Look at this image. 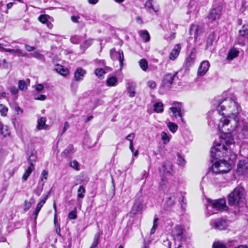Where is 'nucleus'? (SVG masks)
<instances>
[{"instance_id":"nucleus-1","label":"nucleus","mask_w":248,"mask_h":248,"mask_svg":"<svg viewBox=\"0 0 248 248\" xmlns=\"http://www.w3.org/2000/svg\"><path fill=\"white\" fill-rule=\"evenodd\" d=\"M215 101H217V103H215L217 111L223 115L218 124V129L223 135L218 140L215 141L214 146L211 149L212 155L218 157L222 156L225 153V144L232 145L234 150V141L231 133L239 129L238 115L241 108L236 102L231 98L215 100Z\"/></svg>"},{"instance_id":"nucleus-2","label":"nucleus","mask_w":248,"mask_h":248,"mask_svg":"<svg viewBox=\"0 0 248 248\" xmlns=\"http://www.w3.org/2000/svg\"><path fill=\"white\" fill-rule=\"evenodd\" d=\"M225 154V153L224 154ZM225 155L222 156H218L215 157L212 155L211 153V156L212 158V162H214L212 170L214 173L216 174L225 173L229 172L231 170V165L227 163L225 159H221V157H223Z\"/></svg>"},{"instance_id":"nucleus-3","label":"nucleus","mask_w":248,"mask_h":248,"mask_svg":"<svg viewBox=\"0 0 248 248\" xmlns=\"http://www.w3.org/2000/svg\"><path fill=\"white\" fill-rule=\"evenodd\" d=\"M244 189L240 187H236L228 196V201L230 206H238L243 201Z\"/></svg>"},{"instance_id":"nucleus-4","label":"nucleus","mask_w":248,"mask_h":248,"mask_svg":"<svg viewBox=\"0 0 248 248\" xmlns=\"http://www.w3.org/2000/svg\"><path fill=\"white\" fill-rule=\"evenodd\" d=\"M145 208L144 204L143 197L141 192H140L137 194L135 202L132 207L131 213L133 214H137L142 211Z\"/></svg>"},{"instance_id":"nucleus-5","label":"nucleus","mask_w":248,"mask_h":248,"mask_svg":"<svg viewBox=\"0 0 248 248\" xmlns=\"http://www.w3.org/2000/svg\"><path fill=\"white\" fill-rule=\"evenodd\" d=\"M207 208L208 209L209 208H213L218 211H226L228 209V207L226 205V201L224 199L210 201V204Z\"/></svg>"},{"instance_id":"nucleus-6","label":"nucleus","mask_w":248,"mask_h":248,"mask_svg":"<svg viewBox=\"0 0 248 248\" xmlns=\"http://www.w3.org/2000/svg\"><path fill=\"white\" fill-rule=\"evenodd\" d=\"M236 42L242 46L248 43V28L246 25H243L242 29L239 30Z\"/></svg>"},{"instance_id":"nucleus-7","label":"nucleus","mask_w":248,"mask_h":248,"mask_svg":"<svg viewBox=\"0 0 248 248\" xmlns=\"http://www.w3.org/2000/svg\"><path fill=\"white\" fill-rule=\"evenodd\" d=\"M4 46H5V45L0 44V50L2 51L9 52L12 54H16L20 57H26L28 56V54L19 49L18 46H16L13 49L6 48L4 47Z\"/></svg>"},{"instance_id":"nucleus-8","label":"nucleus","mask_w":248,"mask_h":248,"mask_svg":"<svg viewBox=\"0 0 248 248\" xmlns=\"http://www.w3.org/2000/svg\"><path fill=\"white\" fill-rule=\"evenodd\" d=\"M225 146L226 150L224 157L227 156L230 161H231L232 163L234 162L236 158V154H235V152L237 150L236 149L235 144H234V150L232 149L233 146L232 145H227L225 144Z\"/></svg>"},{"instance_id":"nucleus-9","label":"nucleus","mask_w":248,"mask_h":248,"mask_svg":"<svg viewBox=\"0 0 248 248\" xmlns=\"http://www.w3.org/2000/svg\"><path fill=\"white\" fill-rule=\"evenodd\" d=\"M211 225L215 229L222 230L227 228L228 223L226 220L219 218L212 220Z\"/></svg>"},{"instance_id":"nucleus-10","label":"nucleus","mask_w":248,"mask_h":248,"mask_svg":"<svg viewBox=\"0 0 248 248\" xmlns=\"http://www.w3.org/2000/svg\"><path fill=\"white\" fill-rule=\"evenodd\" d=\"M144 6L146 10L151 14L153 13L157 14L160 10L159 5L155 4L153 0H147Z\"/></svg>"},{"instance_id":"nucleus-11","label":"nucleus","mask_w":248,"mask_h":248,"mask_svg":"<svg viewBox=\"0 0 248 248\" xmlns=\"http://www.w3.org/2000/svg\"><path fill=\"white\" fill-rule=\"evenodd\" d=\"M178 72L173 74L167 73L164 75L162 80L163 86L170 88L173 83L174 78L177 75Z\"/></svg>"},{"instance_id":"nucleus-12","label":"nucleus","mask_w":248,"mask_h":248,"mask_svg":"<svg viewBox=\"0 0 248 248\" xmlns=\"http://www.w3.org/2000/svg\"><path fill=\"white\" fill-rule=\"evenodd\" d=\"M173 105H174V107L170 108V110L172 113L173 116L175 117L179 116L180 117L181 121L184 122L182 113H181V104L178 102H174Z\"/></svg>"},{"instance_id":"nucleus-13","label":"nucleus","mask_w":248,"mask_h":248,"mask_svg":"<svg viewBox=\"0 0 248 248\" xmlns=\"http://www.w3.org/2000/svg\"><path fill=\"white\" fill-rule=\"evenodd\" d=\"M184 229L179 225L175 226L172 231V235L174 239L178 241H181L183 237Z\"/></svg>"},{"instance_id":"nucleus-14","label":"nucleus","mask_w":248,"mask_h":248,"mask_svg":"<svg viewBox=\"0 0 248 248\" xmlns=\"http://www.w3.org/2000/svg\"><path fill=\"white\" fill-rule=\"evenodd\" d=\"M221 11L219 8L212 9L208 16L209 23H213L218 20L220 17Z\"/></svg>"},{"instance_id":"nucleus-15","label":"nucleus","mask_w":248,"mask_h":248,"mask_svg":"<svg viewBox=\"0 0 248 248\" xmlns=\"http://www.w3.org/2000/svg\"><path fill=\"white\" fill-rule=\"evenodd\" d=\"M203 32V28L201 26L196 24L191 25L190 29V35H193L195 39H197Z\"/></svg>"},{"instance_id":"nucleus-16","label":"nucleus","mask_w":248,"mask_h":248,"mask_svg":"<svg viewBox=\"0 0 248 248\" xmlns=\"http://www.w3.org/2000/svg\"><path fill=\"white\" fill-rule=\"evenodd\" d=\"M237 170L241 174L248 173V161L245 160L239 161Z\"/></svg>"},{"instance_id":"nucleus-17","label":"nucleus","mask_w":248,"mask_h":248,"mask_svg":"<svg viewBox=\"0 0 248 248\" xmlns=\"http://www.w3.org/2000/svg\"><path fill=\"white\" fill-rule=\"evenodd\" d=\"M210 67V63L207 61H203L200 64L197 72L198 76H202L204 75L208 71Z\"/></svg>"},{"instance_id":"nucleus-18","label":"nucleus","mask_w":248,"mask_h":248,"mask_svg":"<svg viewBox=\"0 0 248 248\" xmlns=\"http://www.w3.org/2000/svg\"><path fill=\"white\" fill-rule=\"evenodd\" d=\"M110 56L112 59H117L120 62L121 67L123 66V62L124 61V56L123 52L121 50L116 51L115 50H111L110 52Z\"/></svg>"},{"instance_id":"nucleus-19","label":"nucleus","mask_w":248,"mask_h":248,"mask_svg":"<svg viewBox=\"0 0 248 248\" xmlns=\"http://www.w3.org/2000/svg\"><path fill=\"white\" fill-rule=\"evenodd\" d=\"M177 194H174L168 197L165 202L164 208L166 210H170L175 204V201Z\"/></svg>"},{"instance_id":"nucleus-20","label":"nucleus","mask_w":248,"mask_h":248,"mask_svg":"<svg viewBox=\"0 0 248 248\" xmlns=\"http://www.w3.org/2000/svg\"><path fill=\"white\" fill-rule=\"evenodd\" d=\"M196 59V53L194 51V50H193L191 51L190 55L186 59L185 62L186 66L188 68L192 65L194 63Z\"/></svg>"},{"instance_id":"nucleus-21","label":"nucleus","mask_w":248,"mask_h":248,"mask_svg":"<svg viewBox=\"0 0 248 248\" xmlns=\"http://www.w3.org/2000/svg\"><path fill=\"white\" fill-rule=\"evenodd\" d=\"M86 71L80 67H78L74 74L75 79L77 81H80L83 79L86 75Z\"/></svg>"},{"instance_id":"nucleus-22","label":"nucleus","mask_w":248,"mask_h":248,"mask_svg":"<svg viewBox=\"0 0 248 248\" xmlns=\"http://www.w3.org/2000/svg\"><path fill=\"white\" fill-rule=\"evenodd\" d=\"M163 170L166 173L171 174L174 171L173 165L171 162L166 161L163 163Z\"/></svg>"},{"instance_id":"nucleus-23","label":"nucleus","mask_w":248,"mask_h":248,"mask_svg":"<svg viewBox=\"0 0 248 248\" xmlns=\"http://www.w3.org/2000/svg\"><path fill=\"white\" fill-rule=\"evenodd\" d=\"M181 45L177 44L172 49L170 55V59L171 60H174L179 55Z\"/></svg>"},{"instance_id":"nucleus-24","label":"nucleus","mask_w":248,"mask_h":248,"mask_svg":"<svg viewBox=\"0 0 248 248\" xmlns=\"http://www.w3.org/2000/svg\"><path fill=\"white\" fill-rule=\"evenodd\" d=\"M216 35L214 31H212L209 34L206 40V49H208L213 45V43L216 40Z\"/></svg>"},{"instance_id":"nucleus-25","label":"nucleus","mask_w":248,"mask_h":248,"mask_svg":"<svg viewBox=\"0 0 248 248\" xmlns=\"http://www.w3.org/2000/svg\"><path fill=\"white\" fill-rule=\"evenodd\" d=\"M34 170V165L33 162H31V166H30L28 169L25 170L23 174L22 179L23 181H26L28 180L30 174L32 171Z\"/></svg>"},{"instance_id":"nucleus-26","label":"nucleus","mask_w":248,"mask_h":248,"mask_svg":"<svg viewBox=\"0 0 248 248\" xmlns=\"http://www.w3.org/2000/svg\"><path fill=\"white\" fill-rule=\"evenodd\" d=\"M46 119L44 117H41L38 119L37 120V129L38 130H42L46 129L47 127V125L46 124Z\"/></svg>"},{"instance_id":"nucleus-27","label":"nucleus","mask_w":248,"mask_h":248,"mask_svg":"<svg viewBox=\"0 0 248 248\" xmlns=\"http://www.w3.org/2000/svg\"><path fill=\"white\" fill-rule=\"evenodd\" d=\"M239 51L237 50L236 48H232L230 50V51L228 54L227 58L229 60H232L234 58L237 57V56L239 54Z\"/></svg>"},{"instance_id":"nucleus-28","label":"nucleus","mask_w":248,"mask_h":248,"mask_svg":"<svg viewBox=\"0 0 248 248\" xmlns=\"http://www.w3.org/2000/svg\"><path fill=\"white\" fill-rule=\"evenodd\" d=\"M56 71L63 76H66L69 74V70L63 66L58 65L56 68Z\"/></svg>"},{"instance_id":"nucleus-29","label":"nucleus","mask_w":248,"mask_h":248,"mask_svg":"<svg viewBox=\"0 0 248 248\" xmlns=\"http://www.w3.org/2000/svg\"><path fill=\"white\" fill-rule=\"evenodd\" d=\"M118 83L117 78L115 77H111L106 81V85L109 87L115 86Z\"/></svg>"},{"instance_id":"nucleus-30","label":"nucleus","mask_w":248,"mask_h":248,"mask_svg":"<svg viewBox=\"0 0 248 248\" xmlns=\"http://www.w3.org/2000/svg\"><path fill=\"white\" fill-rule=\"evenodd\" d=\"M73 153V147L72 146H69L67 148L65 149L61 154L62 157H67L71 155Z\"/></svg>"},{"instance_id":"nucleus-31","label":"nucleus","mask_w":248,"mask_h":248,"mask_svg":"<svg viewBox=\"0 0 248 248\" xmlns=\"http://www.w3.org/2000/svg\"><path fill=\"white\" fill-rule=\"evenodd\" d=\"M29 57H34L43 62L45 61L44 56L37 51H34V52L30 54L29 55Z\"/></svg>"},{"instance_id":"nucleus-32","label":"nucleus","mask_w":248,"mask_h":248,"mask_svg":"<svg viewBox=\"0 0 248 248\" xmlns=\"http://www.w3.org/2000/svg\"><path fill=\"white\" fill-rule=\"evenodd\" d=\"M100 233L97 232L95 234L93 238V242L90 247V248H96L99 244Z\"/></svg>"},{"instance_id":"nucleus-33","label":"nucleus","mask_w":248,"mask_h":248,"mask_svg":"<svg viewBox=\"0 0 248 248\" xmlns=\"http://www.w3.org/2000/svg\"><path fill=\"white\" fill-rule=\"evenodd\" d=\"M127 91L129 93V96L133 97L135 95V85L132 83H128L127 86Z\"/></svg>"},{"instance_id":"nucleus-34","label":"nucleus","mask_w":248,"mask_h":248,"mask_svg":"<svg viewBox=\"0 0 248 248\" xmlns=\"http://www.w3.org/2000/svg\"><path fill=\"white\" fill-rule=\"evenodd\" d=\"M140 36L145 42H148L150 41V36L147 31H140Z\"/></svg>"},{"instance_id":"nucleus-35","label":"nucleus","mask_w":248,"mask_h":248,"mask_svg":"<svg viewBox=\"0 0 248 248\" xmlns=\"http://www.w3.org/2000/svg\"><path fill=\"white\" fill-rule=\"evenodd\" d=\"M155 111L157 113H161L163 111V104L161 102L156 103L154 105Z\"/></svg>"},{"instance_id":"nucleus-36","label":"nucleus","mask_w":248,"mask_h":248,"mask_svg":"<svg viewBox=\"0 0 248 248\" xmlns=\"http://www.w3.org/2000/svg\"><path fill=\"white\" fill-rule=\"evenodd\" d=\"M0 133L4 137L9 134V132L7 126H4L0 122Z\"/></svg>"},{"instance_id":"nucleus-37","label":"nucleus","mask_w":248,"mask_h":248,"mask_svg":"<svg viewBox=\"0 0 248 248\" xmlns=\"http://www.w3.org/2000/svg\"><path fill=\"white\" fill-rule=\"evenodd\" d=\"M139 65L140 67L143 71H146L147 70L148 65V62L146 59H141L139 62Z\"/></svg>"},{"instance_id":"nucleus-38","label":"nucleus","mask_w":248,"mask_h":248,"mask_svg":"<svg viewBox=\"0 0 248 248\" xmlns=\"http://www.w3.org/2000/svg\"><path fill=\"white\" fill-rule=\"evenodd\" d=\"M167 126L169 130L172 133H175L178 129V126L173 122H169L167 123Z\"/></svg>"},{"instance_id":"nucleus-39","label":"nucleus","mask_w":248,"mask_h":248,"mask_svg":"<svg viewBox=\"0 0 248 248\" xmlns=\"http://www.w3.org/2000/svg\"><path fill=\"white\" fill-rule=\"evenodd\" d=\"M69 166L76 170L78 171L80 170L79 164L76 160L70 161L69 163Z\"/></svg>"},{"instance_id":"nucleus-40","label":"nucleus","mask_w":248,"mask_h":248,"mask_svg":"<svg viewBox=\"0 0 248 248\" xmlns=\"http://www.w3.org/2000/svg\"><path fill=\"white\" fill-rule=\"evenodd\" d=\"M34 202V200L33 198H31L29 201H25L24 202V210L25 211H28Z\"/></svg>"},{"instance_id":"nucleus-41","label":"nucleus","mask_w":248,"mask_h":248,"mask_svg":"<svg viewBox=\"0 0 248 248\" xmlns=\"http://www.w3.org/2000/svg\"><path fill=\"white\" fill-rule=\"evenodd\" d=\"M85 188L83 186H80L78 190V197L83 198L85 196Z\"/></svg>"},{"instance_id":"nucleus-42","label":"nucleus","mask_w":248,"mask_h":248,"mask_svg":"<svg viewBox=\"0 0 248 248\" xmlns=\"http://www.w3.org/2000/svg\"><path fill=\"white\" fill-rule=\"evenodd\" d=\"M177 164L180 166H184L186 164V160L179 154H177Z\"/></svg>"},{"instance_id":"nucleus-43","label":"nucleus","mask_w":248,"mask_h":248,"mask_svg":"<svg viewBox=\"0 0 248 248\" xmlns=\"http://www.w3.org/2000/svg\"><path fill=\"white\" fill-rule=\"evenodd\" d=\"M47 198H48V196L47 195H46L45 196L42 197L41 199L40 200V202L37 205V207H36V209H37L40 210L41 208L43 206V205L45 203L47 199Z\"/></svg>"},{"instance_id":"nucleus-44","label":"nucleus","mask_w":248,"mask_h":248,"mask_svg":"<svg viewBox=\"0 0 248 248\" xmlns=\"http://www.w3.org/2000/svg\"><path fill=\"white\" fill-rule=\"evenodd\" d=\"M18 88L22 91L27 89V85L24 80H20L18 81Z\"/></svg>"},{"instance_id":"nucleus-45","label":"nucleus","mask_w":248,"mask_h":248,"mask_svg":"<svg viewBox=\"0 0 248 248\" xmlns=\"http://www.w3.org/2000/svg\"><path fill=\"white\" fill-rule=\"evenodd\" d=\"M158 220H159V219L158 217H155L154 220V222H153V227L151 230V232H150L151 234H154L155 233L156 228H157L158 225Z\"/></svg>"},{"instance_id":"nucleus-46","label":"nucleus","mask_w":248,"mask_h":248,"mask_svg":"<svg viewBox=\"0 0 248 248\" xmlns=\"http://www.w3.org/2000/svg\"><path fill=\"white\" fill-rule=\"evenodd\" d=\"M48 174V171L46 170H43L41 173L40 180L43 182V184L46 182L47 179Z\"/></svg>"},{"instance_id":"nucleus-47","label":"nucleus","mask_w":248,"mask_h":248,"mask_svg":"<svg viewBox=\"0 0 248 248\" xmlns=\"http://www.w3.org/2000/svg\"><path fill=\"white\" fill-rule=\"evenodd\" d=\"M161 136L164 144H167L170 141V138L166 132H162L161 134Z\"/></svg>"},{"instance_id":"nucleus-48","label":"nucleus","mask_w":248,"mask_h":248,"mask_svg":"<svg viewBox=\"0 0 248 248\" xmlns=\"http://www.w3.org/2000/svg\"><path fill=\"white\" fill-rule=\"evenodd\" d=\"M8 108L2 104H0V113L3 116L7 115Z\"/></svg>"},{"instance_id":"nucleus-49","label":"nucleus","mask_w":248,"mask_h":248,"mask_svg":"<svg viewBox=\"0 0 248 248\" xmlns=\"http://www.w3.org/2000/svg\"><path fill=\"white\" fill-rule=\"evenodd\" d=\"M70 40L73 44H78L80 42L81 40V38L79 36L76 35L71 37L70 38Z\"/></svg>"},{"instance_id":"nucleus-50","label":"nucleus","mask_w":248,"mask_h":248,"mask_svg":"<svg viewBox=\"0 0 248 248\" xmlns=\"http://www.w3.org/2000/svg\"><path fill=\"white\" fill-rule=\"evenodd\" d=\"M105 73L106 72L102 68H97L95 71V74L99 78L103 76Z\"/></svg>"},{"instance_id":"nucleus-51","label":"nucleus","mask_w":248,"mask_h":248,"mask_svg":"<svg viewBox=\"0 0 248 248\" xmlns=\"http://www.w3.org/2000/svg\"><path fill=\"white\" fill-rule=\"evenodd\" d=\"M68 217L70 219H75L77 218V215L76 208H75L74 210L69 213Z\"/></svg>"},{"instance_id":"nucleus-52","label":"nucleus","mask_w":248,"mask_h":248,"mask_svg":"<svg viewBox=\"0 0 248 248\" xmlns=\"http://www.w3.org/2000/svg\"><path fill=\"white\" fill-rule=\"evenodd\" d=\"M167 180L165 178H163L159 183L160 187L161 189H164L167 187Z\"/></svg>"},{"instance_id":"nucleus-53","label":"nucleus","mask_w":248,"mask_h":248,"mask_svg":"<svg viewBox=\"0 0 248 248\" xmlns=\"http://www.w3.org/2000/svg\"><path fill=\"white\" fill-rule=\"evenodd\" d=\"M213 248H226L225 245L220 242H215L213 245Z\"/></svg>"},{"instance_id":"nucleus-54","label":"nucleus","mask_w":248,"mask_h":248,"mask_svg":"<svg viewBox=\"0 0 248 248\" xmlns=\"http://www.w3.org/2000/svg\"><path fill=\"white\" fill-rule=\"evenodd\" d=\"M93 43V40L92 39H89L86 40L81 46V47L83 48H87L90 46Z\"/></svg>"},{"instance_id":"nucleus-55","label":"nucleus","mask_w":248,"mask_h":248,"mask_svg":"<svg viewBox=\"0 0 248 248\" xmlns=\"http://www.w3.org/2000/svg\"><path fill=\"white\" fill-rule=\"evenodd\" d=\"M46 98V96L45 95L43 94H39L36 95L34 96V99L35 100L44 101L45 100Z\"/></svg>"},{"instance_id":"nucleus-56","label":"nucleus","mask_w":248,"mask_h":248,"mask_svg":"<svg viewBox=\"0 0 248 248\" xmlns=\"http://www.w3.org/2000/svg\"><path fill=\"white\" fill-rule=\"evenodd\" d=\"M39 20L43 23H47V19L46 15H41L39 17Z\"/></svg>"},{"instance_id":"nucleus-57","label":"nucleus","mask_w":248,"mask_h":248,"mask_svg":"<svg viewBox=\"0 0 248 248\" xmlns=\"http://www.w3.org/2000/svg\"><path fill=\"white\" fill-rule=\"evenodd\" d=\"M129 149L131 151L134 153V155L135 156H137L139 154V152L138 150H136L135 152H134V147H133V142H131L129 144Z\"/></svg>"},{"instance_id":"nucleus-58","label":"nucleus","mask_w":248,"mask_h":248,"mask_svg":"<svg viewBox=\"0 0 248 248\" xmlns=\"http://www.w3.org/2000/svg\"><path fill=\"white\" fill-rule=\"evenodd\" d=\"M9 90L11 92V93L15 95V94H17V93H18V89L15 87V86H11L10 88H9Z\"/></svg>"},{"instance_id":"nucleus-59","label":"nucleus","mask_w":248,"mask_h":248,"mask_svg":"<svg viewBox=\"0 0 248 248\" xmlns=\"http://www.w3.org/2000/svg\"><path fill=\"white\" fill-rule=\"evenodd\" d=\"M147 84H148V86L152 89H154V88H155V87H156L155 82L153 80L149 81L147 83Z\"/></svg>"},{"instance_id":"nucleus-60","label":"nucleus","mask_w":248,"mask_h":248,"mask_svg":"<svg viewBox=\"0 0 248 248\" xmlns=\"http://www.w3.org/2000/svg\"><path fill=\"white\" fill-rule=\"evenodd\" d=\"M135 137V135L133 133H131L129 135H128L126 137V139L130 141V143L131 142H133V140Z\"/></svg>"},{"instance_id":"nucleus-61","label":"nucleus","mask_w":248,"mask_h":248,"mask_svg":"<svg viewBox=\"0 0 248 248\" xmlns=\"http://www.w3.org/2000/svg\"><path fill=\"white\" fill-rule=\"evenodd\" d=\"M44 86L42 84H38L35 87V90L38 92H41L44 89Z\"/></svg>"},{"instance_id":"nucleus-62","label":"nucleus","mask_w":248,"mask_h":248,"mask_svg":"<svg viewBox=\"0 0 248 248\" xmlns=\"http://www.w3.org/2000/svg\"><path fill=\"white\" fill-rule=\"evenodd\" d=\"M25 47L26 49L29 52L32 51L36 49V48L34 46H31L28 45H26L25 46Z\"/></svg>"},{"instance_id":"nucleus-63","label":"nucleus","mask_w":248,"mask_h":248,"mask_svg":"<svg viewBox=\"0 0 248 248\" xmlns=\"http://www.w3.org/2000/svg\"><path fill=\"white\" fill-rule=\"evenodd\" d=\"M35 158L36 157L33 155H31L30 156V157L28 158L30 166H31V162H33V163L35 162Z\"/></svg>"},{"instance_id":"nucleus-64","label":"nucleus","mask_w":248,"mask_h":248,"mask_svg":"<svg viewBox=\"0 0 248 248\" xmlns=\"http://www.w3.org/2000/svg\"><path fill=\"white\" fill-rule=\"evenodd\" d=\"M69 125L67 122H65L64 123V127L62 129V134H63L65 132V131L67 130V129L69 128Z\"/></svg>"}]
</instances>
